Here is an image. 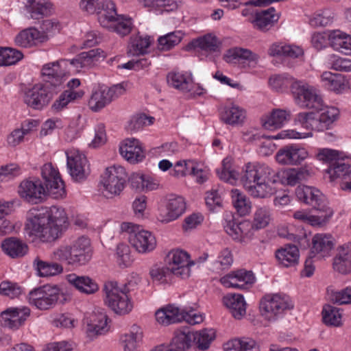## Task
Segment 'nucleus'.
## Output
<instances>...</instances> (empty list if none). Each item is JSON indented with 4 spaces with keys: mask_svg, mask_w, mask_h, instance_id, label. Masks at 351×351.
Returning a JSON list of instances; mask_svg holds the SVG:
<instances>
[{
    "mask_svg": "<svg viewBox=\"0 0 351 351\" xmlns=\"http://www.w3.org/2000/svg\"><path fill=\"white\" fill-rule=\"evenodd\" d=\"M68 226V217L63 208L32 209L27 213L25 232L30 237L45 239L42 241H53L59 239Z\"/></svg>",
    "mask_w": 351,
    "mask_h": 351,
    "instance_id": "nucleus-1",
    "label": "nucleus"
},
{
    "mask_svg": "<svg viewBox=\"0 0 351 351\" xmlns=\"http://www.w3.org/2000/svg\"><path fill=\"white\" fill-rule=\"evenodd\" d=\"M66 155L69 173L72 178L77 182L86 179L90 170L85 156L75 149L67 150Z\"/></svg>",
    "mask_w": 351,
    "mask_h": 351,
    "instance_id": "nucleus-14",
    "label": "nucleus"
},
{
    "mask_svg": "<svg viewBox=\"0 0 351 351\" xmlns=\"http://www.w3.org/2000/svg\"><path fill=\"white\" fill-rule=\"evenodd\" d=\"M318 111L317 117V131H323L328 129L329 126L333 123L339 117V110L333 106H321L320 108L315 109Z\"/></svg>",
    "mask_w": 351,
    "mask_h": 351,
    "instance_id": "nucleus-36",
    "label": "nucleus"
},
{
    "mask_svg": "<svg viewBox=\"0 0 351 351\" xmlns=\"http://www.w3.org/2000/svg\"><path fill=\"white\" fill-rule=\"evenodd\" d=\"M83 95L84 91L82 90H66L55 100L51 108L55 112H60L64 109L69 104L80 99Z\"/></svg>",
    "mask_w": 351,
    "mask_h": 351,
    "instance_id": "nucleus-44",
    "label": "nucleus"
},
{
    "mask_svg": "<svg viewBox=\"0 0 351 351\" xmlns=\"http://www.w3.org/2000/svg\"><path fill=\"white\" fill-rule=\"evenodd\" d=\"M275 256L280 265L285 267H293L299 263V249L294 244L287 243L276 251Z\"/></svg>",
    "mask_w": 351,
    "mask_h": 351,
    "instance_id": "nucleus-27",
    "label": "nucleus"
},
{
    "mask_svg": "<svg viewBox=\"0 0 351 351\" xmlns=\"http://www.w3.org/2000/svg\"><path fill=\"white\" fill-rule=\"evenodd\" d=\"M295 103L302 108L318 109L323 106V99L314 86L297 80L291 92Z\"/></svg>",
    "mask_w": 351,
    "mask_h": 351,
    "instance_id": "nucleus-8",
    "label": "nucleus"
},
{
    "mask_svg": "<svg viewBox=\"0 0 351 351\" xmlns=\"http://www.w3.org/2000/svg\"><path fill=\"white\" fill-rule=\"evenodd\" d=\"M25 9L30 19L39 20L51 12V5L47 0H27Z\"/></svg>",
    "mask_w": 351,
    "mask_h": 351,
    "instance_id": "nucleus-32",
    "label": "nucleus"
},
{
    "mask_svg": "<svg viewBox=\"0 0 351 351\" xmlns=\"http://www.w3.org/2000/svg\"><path fill=\"white\" fill-rule=\"evenodd\" d=\"M291 112L287 109L276 108L261 119L262 125L269 130L283 127L291 119Z\"/></svg>",
    "mask_w": 351,
    "mask_h": 351,
    "instance_id": "nucleus-24",
    "label": "nucleus"
},
{
    "mask_svg": "<svg viewBox=\"0 0 351 351\" xmlns=\"http://www.w3.org/2000/svg\"><path fill=\"white\" fill-rule=\"evenodd\" d=\"M223 302L230 309L232 315L234 318L240 319L245 315L246 303L242 295L237 293L227 294L223 297Z\"/></svg>",
    "mask_w": 351,
    "mask_h": 351,
    "instance_id": "nucleus-31",
    "label": "nucleus"
},
{
    "mask_svg": "<svg viewBox=\"0 0 351 351\" xmlns=\"http://www.w3.org/2000/svg\"><path fill=\"white\" fill-rule=\"evenodd\" d=\"M182 3V0H150L145 8L158 14L174 11Z\"/></svg>",
    "mask_w": 351,
    "mask_h": 351,
    "instance_id": "nucleus-48",
    "label": "nucleus"
},
{
    "mask_svg": "<svg viewBox=\"0 0 351 351\" xmlns=\"http://www.w3.org/2000/svg\"><path fill=\"white\" fill-rule=\"evenodd\" d=\"M268 53L271 56H285L291 58H298L304 54L303 49L296 45L274 43L269 49Z\"/></svg>",
    "mask_w": 351,
    "mask_h": 351,
    "instance_id": "nucleus-39",
    "label": "nucleus"
},
{
    "mask_svg": "<svg viewBox=\"0 0 351 351\" xmlns=\"http://www.w3.org/2000/svg\"><path fill=\"white\" fill-rule=\"evenodd\" d=\"M317 114L314 112H300L295 118V122L296 124H299L303 128L310 130L317 131Z\"/></svg>",
    "mask_w": 351,
    "mask_h": 351,
    "instance_id": "nucleus-58",
    "label": "nucleus"
},
{
    "mask_svg": "<svg viewBox=\"0 0 351 351\" xmlns=\"http://www.w3.org/2000/svg\"><path fill=\"white\" fill-rule=\"evenodd\" d=\"M23 57V53L19 50L8 47H0V66L14 64Z\"/></svg>",
    "mask_w": 351,
    "mask_h": 351,
    "instance_id": "nucleus-56",
    "label": "nucleus"
},
{
    "mask_svg": "<svg viewBox=\"0 0 351 351\" xmlns=\"http://www.w3.org/2000/svg\"><path fill=\"white\" fill-rule=\"evenodd\" d=\"M179 333H184L190 337L191 344L193 341L195 342L197 348L201 350H207L211 341L215 339V331L213 329H204L199 332H191L189 330L178 331Z\"/></svg>",
    "mask_w": 351,
    "mask_h": 351,
    "instance_id": "nucleus-40",
    "label": "nucleus"
},
{
    "mask_svg": "<svg viewBox=\"0 0 351 351\" xmlns=\"http://www.w3.org/2000/svg\"><path fill=\"white\" fill-rule=\"evenodd\" d=\"M191 78L192 75L190 73H171L167 75V82L170 86L184 93Z\"/></svg>",
    "mask_w": 351,
    "mask_h": 351,
    "instance_id": "nucleus-53",
    "label": "nucleus"
},
{
    "mask_svg": "<svg viewBox=\"0 0 351 351\" xmlns=\"http://www.w3.org/2000/svg\"><path fill=\"white\" fill-rule=\"evenodd\" d=\"M184 36V33L181 30L169 32L158 39V49L161 51H169L178 45Z\"/></svg>",
    "mask_w": 351,
    "mask_h": 351,
    "instance_id": "nucleus-50",
    "label": "nucleus"
},
{
    "mask_svg": "<svg viewBox=\"0 0 351 351\" xmlns=\"http://www.w3.org/2000/svg\"><path fill=\"white\" fill-rule=\"evenodd\" d=\"M36 126L35 121H29L27 125H23L21 128L13 130L8 136V143L11 146H16L23 141L24 136L29 134L34 127Z\"/></svg>",
    "mask_w": 351,
    "mask_h": 351,
    "instance_id": "nucleus-60",
    "label": "nucleus"
},
{
    "mask_svg": "<svg viewBox=\"0 0 351 351\" xmlns=\"http://www.w3.org/2000/svg\"><path fill=\"white\" fill-rule=\"evenodd\" d=\"M232 203L240 216H245L251 212L252 203L250 199L238 189L231 191Z\"/></svg>",
    "mask_w": 351,
    "mask_h": 351,
    "instance_id": "nucleus-45",
    "label": "nucleus"
},
{
    "mask_svg": "<svg viewBox=\"0 0 351 351\" xmlns=\"http://www.w3.org/2000/svg\"><path fill=\"white\" fill-rule=\"evenodd\" d=\"M333 269L341 274L351 272V243H343L337 247Z\"/></svg>",
    "mask_w": 351,
    "mask_h": 351,
    "instance_id": "nucleus-26",
    "label": "nucleus"
},
{
    "mask_svg": "<svg viewBox=\"0 0 351 351\" xmlns=\"http://www.w3.org/2000/svg\"><path fill=\"white\" fill-rule=\"evenodd\" d=\"M128 284L119 285L116 281L105 283V302L117 314L125 315L132 309V304L130 300Z\"/></svg>",
    "mask_w": 351,
    "mask_h": 351,
    "instance_id": "nucleus-4",
    "label": "nucleus"
},
{
    "mask_svg": "<svg viewBox=\"0 0 351 351\" xmlns=\"http://www.w3.org/2000/svg\"><path fill=\"white\" fill-rule=\"evenodd\" d=\"M120 229L123 238H127L129 241L135 240L136 241H152L155 240V237L151 232L130 222H123Z\"/></svg>",
    "mask_w": 351,
    "mask_h": 351,
    "instance_id": "nucleus-25",
    "label": "nucleus"
},
{
    "mask_svg": "<svg viewBox=\"0 0 351 351\" xmlns=\"http://www.w3.org/2000/svg\"><path fill=\"white\" fill-rule=\"evenodd\" d=\"M58 93L43 83H38L25 92L24 101L32 108L40 110L47 106Z\"/></svg>",
    "mask_w": 351,
    "mask_h": 351,
    "instance_id": "nucleus-13",
    "label": "nucleus"
},
{
    "mask_svg": "<svg viewBox=\"0 0 351 351\" xmlns=\"http://www.w3.org/2000/svg\"><path fill=\"white\" fill-rule=\"evenodd\" d=\"M250 225L249 221H243L237 223L232 213L226 212L223 215V226L224 230L233 239H237L241 237L243 234V229L250 227Z\"/></svg>",
    "mask_w": 351,
    "mask_h": 351,
    "instance_id": "nucleus-37",
    "label": "nucleus"
},
{
    "mask_svg": "<svg viewBox=\"0 0 351 351\" xmlns=\"http://www.w3.org/2000/svg\"><path fill=\"white\" fill-rule=\"evenodd\" d=\"M326 172L328 174L330 181H333L337 178L346 180L351 174V165L346 161L343 156L340 160L330 165L326 170Z\"/></svg>",
    "mask_w": 351,
    "mask_h": 351,
    "instance_id": "nucleus-42",
    "label": "nucleus"
},
{
    "mask_svg": "<svg viewBox=\"0 0 351 351\" xmlns=\"http://www.w3.org/2000/svg\"><path fill=\"white\" fill-rule=\"evenodd\" d=\"M221 43L212 34H206L202 37L193 40L187 46L189 49H199L207 53H220Z\"/></svg>",
    "mask_w": 351,
    "mask_h": 351,
    "instance_id": "nucleus-29",
    "label": "nucleus"
},
{
    "mask_svg": "<svg viewBox=\"0 0 351 351\" xmlns=\"http://www.w3.org/2000/svg\"><path fill=\"white\" fill-rule=\"evenodd\" d=\"M92 256L93 248L90 243H74L71 245V265H84Z\"/></svg>",
    "mask_w": 351,
    "mask_h": 351,
    "instance_id": "nucleus-30",
    "label": "nucleus"
},
{
    "mask_svg": "<svg viewBox=\"0 0 351 351\" xmlns=\"http://www.w3.org/2000/svg\"><path fill=\"white\" fill-rule=\"evenodd\" d=\"M67 280L76 289L86 294H92L98 290L97 284L88 276L71 274L67 276Z\"/></svg>",
    "mask_w": 351,
    "mask_h": 351,
    "instance_id": "nucleus-35",
    "label": "nucleus"
},
{
    "mask_svg": "<svg viewBox=\"0 0 351 351\" xmlns=\"http://www.w3.org/2000/svg\"><path fill=\"white\" fill-rule=\"evenodd\" d=\"M293 308V303L287 295H267L261 301L260 309L268 320L275 319L286 311Z\"/></svg>",
    "mask_w": 351,
    "mask_h": 351,
    "instance_id": "nucleus-12",
    "label": "nucleus"
},
{
    "mask_svg": "<svg viewBox=\"0 0 351 351\" xmlns=\"http://www.w3.org/2000/svg\"><path fill=\"white\" fill-rule=\"evenodd\" d=\"M127 178L125 169L120 165L106 168L101 177L102 193L108 198L118 195L123 190Z\"/></svg>",
    "mask_w": 351,
    "mask_h": 351,
    "instance_id": "nucleus-10",
    "label": "nucleus"
},
{
    "mask_svg": "<svg viewBox=\"0 0 351 351\" xmlns=\"http://www.w3.org/2000/svg\"><path fill=\"white\" fill-rule=\"evenodd\" d=\"M3 252L12 258H18L24 256L28 252L26 243H1Z\"/></svg>",
    "mask_w": 351,
    "mask_h": 351,
    "instance_id": "nucleus-55",
    "label": "nucleus"
},
{
    "mask_svg": "<svg viewBox=\"0 0 351 351\" xmlns=\"http://www.w3.org/2000/svg\"><path fill=\"white\" fill-rule=\"evenodd\" d=\"M164 263L171 270L172 275L181 279H187L191 276V267L195 261L191 260L190 254L181 249H173L164 258Z\"/></svg>",
    "mask_w": 351,
    "mask_h": 351,
    "instance_id": "nucleus-11",
    "label": "nucleus"
},
{
    "mask_svg": "<svg viewBox=\"0 0 351 351\" xmlns=\"http://www.w3.org/2000/svg\"><path fill=\"white\" fill-rule=\"evenodd\" d=\"M271 212L265 206L256 208L254 214V219L250 226L254 230H260L266 228L271 221Z\"/></svg>",
    "mask_w": 351,
    "mask_h": 351,
    "instance_id": "nucleus-54",
    "label": "nucleus"
},
{
    "mask_svg": "<svg viewBox=\"0 0 351 351\" xmlns=\"http://www.w3.org/2000/svg\"><path fill=\"white\" fill-rule=\"evenodd\" d=\"M331 47L346 55L351 54V36L340 30H334L329 34Z\"/></svg>",
    "mask_w": 351,
    "mask_h": 351,
    "instance_id": "nucleus-33",
    "label": "nucleus"
},
{
    "mask_svg": "<svg viewBox=\"0 0 351 351\" xmlns=\"http://www.w3.org/2000/svg\"><path fill=\"white\" fill-rule=\"evenodd\" d=\"M223 58L228 63L236 64L240 60L256 62L258 56L247 49L234 47L229 49Z\"/></svg>",
    "mask_w": 351,
    "mask_h": 351,
    "instance_id": "nucleus-43",
    "label": "nucleus"
},
{
    "mask_svg": "<svg viewBox=\"0 0 351 351\" xmlns=\"http://www.w3.org/2000/svg\"><path fill=\"white\" fill-rule=\"evenodd\" d=\"M186 210V202L184 197L170 195L166 203V210L161 211L158 219L162 223H168L177 219Z\"/></svg>",
    "mask_w": 351,
    "mask_h": 351,
    "instance_id": "nucleus-18",
    "label": "nucleus"
},
{
    "mask_svg": "<svg viewBox=\"0 0 351 351\" xmlns=\"http://www.w3.org/2000/svg\"><path fill=\"white\" fill-rule=\"evenodd\" d=\"M105 58L104 52L100 49H94L88 51L82 52L75 58L69 60V64L75 68L76 71L87 70Z\"/></svg>",
    "mask_w": 351,
    "mask_h": 351,
    "instance_id": "nucleus-20",
    "label": "nucleus"
},
{
    "mask_svg": "<svg viewBox=\"0 0 351 351\" xmlns=\"http://www.w3.org/2000/svg\"><path fill=\"white\" fill-rule=\"evenodd\" d=\"M110 102L105 87H101L93 92L88 104L92 110L97 112L104 108Z\"/></svg>",
    "mask_w": 351,
    "mask_h": 351,
    "instance_id": "nucleus-51",
    "label": "nucleus"
},
{
    "mask_svg": "<svg viewBox=\"0 0 351 351\" xmlns=\"http://www.w3.org/2000/svg\"><path fill=\"white\" fill-rule=\"evenodd\" d=\"M296 81V79L287 73L278 74L269 77V84L276 92H286L289 87L291 93L292 86Z\"/></svg>",
    "mask_w": 351,
    "mask_h": 351,
    "instance_id": "nucleus-47",
    "label": "nucleus"
},
{
    "mask_svg": "<svg viewBox=\"0 0 351 351\" xmlns=\"http://www.w3.org/2000/svg\"><path fill=\"white\" fill-rule=\"evenodd\" d=\"M322 86L330 91L341 94L349 88V82L339 73L324 71L320 76Z\"/></svg>",
    "mask_w": 351,
    "mask_h": 351,
    "instance_id": "nucleus-23",
    "label": "nucleus"
},
{
    "mask_svg": "<svg viewBox=\"0 0 351 351\" xmlns=\"http://www.w3.org/2000/svg\"><path fill=\"white\" fill-rule=\"evenodd\" d=\"M341 157H343L342 153L337 150L329 148L318 149L316 154V158L317 160L324 162L330 163V165L334 162L340 160Z\"/></svg>",
    "mask_w": 351,
    "mask_h": 351,
    "instance_id": "nucleus-63",
    "label": "nucleus"
},
{
    "mask_svg": "<svg viewBox=\"0 0 351 351\" xmlns=\"http://www.w3.org/2000/svg\"><path fill=\"white\" fill-rule=\"evenodd\" d=\"M225 351H260L256 342L250 338L234 339L223 346Z\"/></svg>",
    "mask_w": 351,
    "mask_h": 351,
    "instance_id": "nucleus-46",
    "label": "nucleus"
},
{
    "mask_svg": "<svg viewBox=\"0 0 351 351\" xmlns=\"http://www.w3.org/2000/svg\"><path fill=\"white\" fill-rule=\"evenodd\" d=\"M107 322L108 316L104 311L99 309L94 311L84 319L87 337L93 339L99 335L106 334L109 329Z\"/></svg>",
    "mask_w": 351,
    "mask_h": 351,
    "instance_id": "nucleus-17",
    "label": "nucleus"
},
{
    "mask_svg": "<svg viewBox=\"0 0 351 351\" xmlns=\"http://www.w3.org/2000/svg\"><path fill=\"white\" fill-rule=\"evenodd\" d=\"M246 117L245 110L237 105L226 106L220 109L221 120L230 125L238 126L244 123Z\"/></svg>",
    "mask_w": 351,
    "mask_h": 351,
    "instance_id": "nucleus-28",
    "label": "nucleus"
},
{
    "mask_svg": "<svg viewBox=\"0 0 351 351\" xmlns=\"http://www.w3.org/2000/svg\"><path fill=\"white\" fill-rule=\"evenodd\" d=\"M98 21L103 27L122 37L128 35L132 29L131 20L118 15L112 1L104 3L101 10L98 13Z\"/></svg>",
    "mask_w": 351,
    "mask_h": 351,
    "instance_id": "nucleus-6",
    "label": "nucleus"
},
{
    "mask_svg": "<svg viewBox=\"0 0 351 351\" xmlns=\"http://www.w3.org/2000/svg\"><path fill=\"white\" fill-rule=\"evenodd\" d=\"M278 178V173L268 165L250 162L243 169L241 182L250 195L265 199L275 193Z\"/></svg>",
    "mask_w": 351,
    "mask_h": 351,
    "instance_id": "nucleus-3",
    "label": "nucleus"
},
{
    "mask_svg": "<svg viewBox=\"0 0 351 351\" xmlns=\"http://www.w3.org/2000/svg\"><path fill=\"white\" fill-rule=\"evenodd\" d=\"M14 40L19 47H32L43 40V34L34 27H29L18 34Z\"/></svg>",
    "mask_w": 351,
    "mask_h": 351,
    "instance_id": "nucleus-34",
    "label": "nucleus"
},
{
    "mask_svg": "<svg viewBox=\"0 0 351 351\" xmlns=\"http://www.w3.org/2000/svg\"><path fill=\"white\" fill-rule=\"evenodd\" d=\"M21 174L19 165L10 163L0 166V182L10 181Z\"/></svg>",
    "mask_w": 351,
    "mask_h": 351,
    "instance_id": "nucleus-62",
    "label": "nucleus"
},
{
    "mask_svg": "<svg viewBox=\"0 0 351 351\" xmlns=\"http://www.w3.org/2000/svg\"><path fill=\"white\" fill-rule=\"evenodd\" d=\"M296 195L300 201L312 206L321 213H326V210L331 209L328 206L325 196L315 187L299 186L296 189Z\"/></svg>",
    "mask_w": 351,
    "mask_h": 351,
    "instance_id": "nucleus-16",
    "label": "nucleus"
},
{
    "mask_svg": "<svg viewBox=\"0 0 351 351\" xmlns=\"http://www.w3.org/2000/svg\"><path fill=\"white\" fill-rule=\"evenodd\" d=\"M278 19V14L276 12L275 9L271 7L267 10L257 12L253 23L258 29L265 32L268 30Z\"/></svg>",
    "mask_w": 351,
    "mask_h": 351,
    "instance_id": "nucleus-41",
    "label": "nucleus"
},
{
    "mask_svg": "<svg viewBox=\"0 0 351 351\" xmlns=\"http://www.w3.org/2000/svg\"><path fill=\"white\" fill-rule=\"evenodd\" d=\"M30 310L28 308H11L1 313V324L3 327L10 329L19 328L29 315Z\"/></svg>",
    "mask_w": 351,
    "mask_h": 351,
    "instance_id": "nucleus-22",
    "label": "nucleus"
},
{
    "mask_svg": "<svg viewBox=\"0 0 351 351\" xmlns=\"http://www.w3.org/2000/svg\"><path fill=\"white\" fill-rule=\"evenodd\" d=\"M41 175L45 182L46 188L38 179L24 180L20 183L18 189L19 195L22 199L32 204L40 203L43 200L47 191L54 199L61 198L65 195L64 182L59 172L51 163L43 165Z\"/></svg>",
    "mask_w": 351,
    "mask_h": 351,
    "instance_id": "nucleus-2",
    "label": "nucleus"
},
{
    "mask_svg": "<svg viewBox=\"0 0 351 351\" xmlns=\"http://www.w3.org/2000/svg\"><path fill=\"white\" fill-rule=\"evenodd\" d=\"M149 36L137 34L130 38V52L133 55L144 54L152 43Z\"/></svg>",
    "mask_w": 351,
    "mask_h": 351,
    "instance_id": "nucleus-52",
    "label": "nucleus"
},
{
    "mask_svg": "<svg viewBox=\"0 0 351 351\" xmlns=\"http://www.w3.org/2000/svg\"><path fill=\"white\" fill-rule=\"evenodd\" d=\"M306 148L292 144L280 148L276 154L277 162L282 165L296 166L300 165L308 157Z\"/></svg>",
    "mask_w": 351,
    "mask_h": 351,
    "instance_id": "nucleus-15",
    "label": "nucleus"
},
{
    "mask_svg": "<svg viewBox=\"0 0 351 351\" xmlns=\"http://www.w3.org/2000/svg\"><path fill=\"white\" fill-rule=\"evenodd\" d=\"M333 215L332 209L326 210V213L318 212L317 215H310L305 210H297L293 213L295 219L307 223L311 226H322L327 223Z\"/></svg>",
    "mask_w": 351,
    "mask_h": 351,
    "instance_id": "nucleus-38",
    "label": "nucleus"
},
{
    "mask_svg": "<svg viewBox=\"0 0 351 351\" xmlns=\"http://www.w3.org/2000/svg\"><path fill=\"white\" fill-rule=\"evenodd\" d=\"M119 152L123 158L130 163H138L145 158L141 144L136 138H127L120 145Z\"/></svg>",
    "mask_w": 351,
    "mask_h": 351,
    "instance_id": "nucleus-21",
    "label": "nucleus"
},
{
    "mask_svg": "<svg viewBox=\"0 0 351 351\" xmlns=\"http://www.w3.org/2000/svg\"><path fill=\"white\" fill-rule=\"evenodd\" d=\"M69 299V295L58 285H45L34 289L29 294L30 304L40 310L50 309L58 302L64 304Z\"/></svg>",
    "mask_w": 351,
    "mask_h": 351,
    "instance_id": "nucleus-5",
    "label": "nucleus"
},
{
    "mask_svg": "<svg viewBox=\"0 0 351 351\" xmlns=\"http://www.w3.org/2000/svg\"><path fill=\"white\" fill-rule=\"evenodd\" d=\"M254 281L253 272L243 269L232 271L220 279L221 283L225 287L240 289H247Z\"/></svg>",
    "mask_w": 351,
    "mask_h": 351,
    "instance_id": "nucleus-19",
    "label": "nucleus"
},
{
    "mask_svg": "<svg viewBox=\"0 0 351 351\" xmlns=\"http://www.w3.org/2000/svg\"><path fill=\"white\" fill-rule=\"evenodd\" d=\"M193 311H186L184 309L173 305H168L160 309H158L156 313V321L165 326L186 321L191 325L200 324L203 322L202 315L192 313Z\"/></svg>",
    "mask_w": 351,
    "mask_h": 351,
    "instance_id": "nucleus-9",
    "label": "nucleus"
},
{
    "mask_svg": "<svg viewBox=\"0 0 351 351\" xmlns=\"http://www.w3.org/2000/svg\"><path fill=\"white\" fill-rule=\"evenodd\" d=\"M117 263L119 267L124 269L130 267L133 261L130 254V248L127 243H119L117 246Z\"/></svg>",
    "mask_w": 351,
    "mask_h": 351,
    "instance_id": "nucleus-57",
    "label": "nucleus"
},
{
    "mask_svg": "<svg viewBox=\"0 0 351 351\" xmlns=\"http://www.w3.org/2000/svg\"><path fill=\"white\" fill-rule=\"evenodd\" d=\"M278 235L280 239L293 240V241H302V240L310 239L311 232H307L304 228L298 230V234L291 233L286 227L278 228Z\"/></svg>",
    "mask_w": 351,
    "mask_h": 351,
    "instance_id": "nucleus-61",
    "label": "nucleus"
},
{
    "mask_svg": "<svg viewBox=\"0 0 351 351\" xmlns=\"http://www.w3.org/2000/svg\"><path fill=\"white\" fill-rule=\"evenodd\" d=\"M323 322L328 326H339L341 323L339 309L331 305H326L322 311Z\"/></svg>",
    "mask_w": 351,
    "mask_h": 351,
    "instance_id": "nucleus-59",
    "label": "nucleus"
},
{
    "mask_svg": "<svg viewBox=\"0 0 351 351\" xmlns=\"http://www.w3.org/2000/svg\"><path fill=\"white\" fill-rule=\"evenodd\" d=\"M334 14L329 10H324L321 13L315 14L313 17L309 20V23L313 27H325L330 25L333 22Z\"/></svg>",
    "mask_w": 351,
    "mask_h": 351,
    "instance_id": "nucleus-64",
    "label": "nucleus"
},
{
    "mask_svg": "<svg viewBox=\"0 0 351 351\" xmlns=\"http://www.w3.org/2000/svg\"><path fill=\"white\" fill-rule=\"evenodd\" d=\"M69 60H60L44 64L41 69L43 84L60 93L64 88L69 72Z\"/></svg>",
    "mask_w": 351,
    "mask_h": 351,
    "instance_id": "nucleus-7",
    "label": "nucleus"
},
{
    "mask_svg": "<svg viewBox=\"0 0 351 351\" xmlns=\"http://www.w3.org/2000/svg\"><path fill=\"white\" fill-rule=\"evenodd\" d=\"M34 266L38 271V276L47 277L55 276L62 273L63 268L61 265L57 263H48L38 258L34 261Z\"/></svg>",
    "mask_w": 351,
    "mask_h": 351,
    "instance_id": "nucleus-49",
    "label": "nucleus"
}]
</instances>
